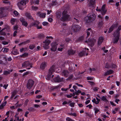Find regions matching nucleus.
Masks as SVG:
<instances>
[{"label": "nucleus", "instance_id": "obj_1", "mask_svg": "<svg viewBox=\"0 0 121 121\" xmlns=\"http://www.w3.org/2000/svg\"><path fill=\"white\" fill-rule=\"evenodd\" d=\"M56 15L57 18H60V20L63 22L69 21L71 19V17L68 13L66 8L63 9L61 13L59 12H56Z\"/></svg>", "mask_w": 121, "mask_h": 121}, {"label": "nucleus", "instance_id": "obj_2", "mask_svg": "<svg viewBox=\"0 0 121 121\" xmlns=\"http://www.w3.org/2000/svg\"><path fill=\"white\" fill-rule=\"evenodd\" d=\"M95 19V14L90 13L88 14L85 17L84 21L87 23H90Z\"/></svg>", "mask_w": 121, "mask_h": 121}, {"label": "nucleus", "instance_id": "obj_3", "mask_svg": "<svg viewBox=\"0 0 121 121\" xmlns=\"http://www.w3.org/2000/svg\"><path fill=\"white\" fill-rule=\"evenodd\" d=\"M120 34L114 32L113 34V37L112 39V42L114 44L117 43L118 42L120 36Z\"/></svg>", "mask_w": 121, "mask_h": 121}, {"label": "nucleus", "instance_id": "obj_4", "mask_svg": "<svg viewBox=\"0 0 121 121\" xmlns=\"http://www.w3.org/2000/svg\"><path fill=\"white\" fill-rule=\"evenodd\" d=\"M54 71V66H52L49 70V73L47 75V77L46 78V79L49 80L50 79L51 77V75L52 74L53 72Z\"/></svg>", "mask_w": 121, "mask_h": 121}, {"label": "nucleus", "instance_id": "obj_5", "mask_svg": "<svg viewBox=\"0 0 121 121\" xmlns=\"http://www.w3.org/2000/svg\"><path fill=\"white\" fill-rule=\"evenodd\" d=\"M34 82L31 79H29L27 84V87L28 89H30L34 84Z\"/></svg>", "mask_w": 121, "mask_h": 121}, {"label": "nucleus", "instance_id": "obj_6", "mask_svg": "<svg viewBox=\"0 0 121 121\" xmlns=\"http://www.w3.org/2000/svg\"><path fill=\"white\" fill-rule=\"evenodd\" d=\"M51 41L50 40L47 39L45 41L43 42L44 43L43 47H44L45 49H46L49 48V47L48 46V45L50 43Z\"/></svg>", "mask_w": 121, "mask_h": 121}, {"label": "nucleus", "instance_id": "obj_7", "mask_svg": "<svg viewBox=\"0 0 121 121\" xmlns=\"http://www.w3.org/2000/svg\"><path fill=\"white\" fill-rule=\"evenodd\" d=\"M81 27L78 25H73L71 27V30L73 32L78 31L79 30Z\"/></svg>", "mask_w": 121, "mask_h": 121}, {"label": "nucleus", "instance_id": "obj_8", "mask_svg": "<svg viewBox=\"0 0 121 121\" xmlns=\"http://www.w3.org/2000/svg\"><path fill=\"white\" fill-rule=\"evenodd\" d=\"M22 67H23L29 66L31 68L32 67V64L29 61L24 62L22 64Z\"/></svg>", "mask_w": 121, "mask_h": 121}, {"label": "nucleus", "instance_id": "obj_9", "mask_svg": "<svg viewBox=\"0 0 121 121\" xmlns=\"http://www.w3.org/2000/svg\"><path fill=\"white\" fill-rule=\"evenodd\" d=\"M28 2V0H22L20 2L17 4L18 7H22V6L25 5L26 3Z\"/></svg>", "mask_w": 121, "mask_h": 121}, {"label": "nucleus", "instance_id": "obj_10", "mask_svg": "<svg viewBox=\"0 0 121 121\" xmlns=\"http://www.w3.org/2000/svg\"><path fill=\"white\" fill-rule=\"evenodd\" d=\"M63 78H60L59 76H58L54 78L53 80L54 82H60L63 81Z\"/></svg>", "mask_w": 121, "mask_h": 121}, {"label": "nucleus", "instance_id": "obj_11", "mask_svg": "<svg viewBox=\"0 0 121 121\" xmlns=\"http://www.w3.org/2000/svg\"><path fill=\"white\" fill-rule=\"evenodd\" d=\"M96 10L99 12H100L103 15H104L107 11V9L105 8H101V9L96 8Z\"/></svg>", "mask_w": 121, "mask_h": 121}, {"label": "nucleus", "instance_id": "obj_12", "mask_svg": "<svg viewBox=\"0 0 121 121\" xmlns=\"http://www.w3.org/2000/svg\"><path fill=\"white\" fill-rule=\"evenodd\" d=\"M96 41L95 39H89L88 40V44L91 47H93L94 45L95 42Z\"/></svg>", "mask_w": 121, "mask_h": 121}, {"label": "nucleus", "instance_id": "obj_13", "mask_svg": "<svg viewBox=\"0 0 121 121\" xmlns=\"http://www.w3.org/2000/svg\"><path fill=\"white\" fill-rule=\"evenodd\" d=\"M20 21L22 22V25L25 27H27L28 26L27 22L25 20V19L23 17H21L20 19Z\"/></svg>", "mask_w": 121, "mask_h": 121}, {"label": "nucleus", "instance_id": "obj_14", "mask_svg": "<svg viewBox=\"0 0 121 121\" xmlns=\"http://www.w3.org/2000/svg\"><path fill=\"white\" fill-rule=\"evenodd\" d=\"M69 72L68 71L66 70H64L62 73V76H64L65 77H67L68 76Z\"/></svg>", "mask_w": 121, "mask_h": 121}, {"label": "nucleus", "instance_id": "obj_15", "mask_svg": "<svg viewBox=\"0 0 121 121\" xmlns=\"http://www.w3.org/2000/svg\"><path fill=\"white\" fill-rule=\"evenodd\" d=\"M57 48V46L55 44L53 43L52 44V47L50 49L51 51L54 52L56 51Z\"/></svg>", "mask_w": 121, "mask_h": 121}, {"label": "nucleus", "instance_id": "obj_16", "mask_svg": "<svg viewBox=\"0 0 121 121\" xmlns=\"http://www.w3.org/2000/svg\"><path fill=\"white\" fill-rule=\"evenodd\" d=\"M25 15L26 17L28 19L34 21V19L30 13H25Z\"/></svg>", "mask_w": 121, "mask_h": 121}, {"label": "nucleus", "instance_id": "obj_17", "mask_svg": "<svg viewBox=\"0 0 121 121\" xmlns=\"http://www.w3.org/2000/svg\"><path fill=\"white\" fill-rule=\"evenodd\" d=\"M95 0H90L89 4V7H95Z\"/></svg>", "mask_w": 121, "mask_h": 121}, {"label": "nucleus", "instance_id": "obj_18", "mask_svg": "<svg viewBox=\"0 0 121 121\" xmlns=\"http://www.w3.org/2000/svg\"><path fill=\"white\" fill-rule=\"evenodd\" d=\"M86 54V50L82 51L78 54V55L79 57H82L84 56Z\"/></svg>", "mask_w": 121, "mask_h": 121}, {"label": "nucleus", "instance_id": "obj_19", "mask_svg": "<svg viewBox=\"0 0 121 121\" xmlns=\"http://www.w3.org/2000/svg\"><path fill=\"white\" fill-rule=\"evenodd\" d=\"M113 72V71L111 70L108 71L104 73V75L106 76L112 74Z\"/></svg>", "mask_w": 121, "mask_h": 121}, {"label": "nucleus", "instance_id": "obj_20", "mask_svg": "<svg viewBox=\"0 0 121 121\" xmlns=\"http://www.w3.org/2000/svg\"><path fill=\"white\" fill-rule=\"evenodd\" d=\"M17 22V20L16 19L13 18H11L10 20V22L11 24L14 25L15 23Z\"/></svg>", "mask_w": 121, "mask_h": 121}, {"label": "nucleus", "instance_id": "obj_21", "mask_svg": "<svg viewBox=\"0 0 121 121\" xmlns=\"http://www.w3.org/2000/svg\"><path fill=\"white\" fill-rule=\"evenodd\" d=\"M104 38L102 37H100L98 41V44L99 45L100 44L103 42Z\"/></svg>", "mask_w": 121, "mask_h": 121}, {"label": "nucleus", "instance_id": "obj_22", "mask_svg": "<svg viewBox=\"0 0 121 121\" xmlns=\"http://www.w3.org/2000/svg\"><path fill=\"white\" fill-rule=\"evenodd\" d=\"M30 40H28L25 41H24L19 44V45H25L29 43L30 42Z\"/></svg>", "mask_w": 121, "mask_h": 121}, {"label": "nucleus", "instance_id": "obj_23", "mask_svg": "<svg viewBox=\"0 0 121 121\" xmlns=\"http://www.w3.org/2000/svg\"><path fill=\"white\" fill-rule=\"evenodd\" d=\"M76 52L75 50H73L70 49L68 50V54L69 55H73Z\"/></svg>", "mask_w": 121, "mask_h": 121}, {"label": "nucleus", "instance_id": "obj_24", "mask_svg": "<svg viewBox=\"0 0 121 121\" xmlns=\"http://www.w3.org/2000/svg\"><path fill=\"white\" fill-rule=\"evenodd\" d=\"M39 23V22L37 21H34V23H31V25L32 26H34L35 25L36 26H38Z\"/></svg>", "mask_w": 121, "mask_h": 121}, {"label": "nucleus", "instance_id": "obj_25", "mask_svg": "<svg viewBox=\"0 0 121 121\" xmlns=\"http://www.w3.org/2000/svg\"><path fill=\"white\" fill-rule=\"evenodd\" d=\"M14 55H16L19 54L18 51L16 49H13L11 52Z\"/></svg>", "mask_w": 121, "mask_h": 121}, {"label": "nucleus", "instance_id": "obj_26", "mask_svg": "<svg viewBox=\"0 0 121 121\" xmlns=\"http://www.w3.org/2000/svg\"><path fill=\"white\" fill-rule=\"evenodd\" d=\"M17 91L16 90H14L11 93L12 95L11 98V99H12L13 97L14 96L17 94Z\"/></svg>", "mask_w": 121, "mask_h": 121}, {"label": "nucleus", "instance_id": "obj_27", "mask_svg": "<svg viewBox=\"0 0 121 121\" xmlns=\"http://www.w3.org/2000/svg\"><path fill=\"white\" fill-rule=\"evenodd\" d=\"M46 65V63L45 62H43L41 64L40 68L42 69H44Z\"/></svg>", "mask_w": 121, "mask_h": 121}, {"label": "nucleus", "instance_id": "obj_28", "mask_svg": "<svg viewBox=\"0 0 121 121\" xmlns=\"http://www.w3.org/2000/svg\"><path fill=\"white\" fill-rule=\"evenodd\" d=\"M121 30V26L120 25L118 27L117 29L114 32L120 34V30Z\"/></svg>", "mask_w": 121, "mask_h": 121}, {"label": "nucleus", "instance_id": "obj_29", "mask_svg": "<svg viewBox=\"0 0 121 121\" xmlns=\"http://www.w3.org/2000/svg\"><path fill=\"white\" fill-rule=\"evenodd\" d=\"M103 21L104 20H99V22L98 23V25L99 27H101L104 24Z\"/></svg>", "mask_w": 121, "mask_h": 121}, {"label": "nucleus", "instance_id": "obj_30", "mask_svg": "<svg viewBox=\"0 0 121 121\" xmlns=\"http://www.w3.org/2000/svg\"><path fill=\"white\" fill-rule=\"evenodd\" d=\"M45 37V35L42 34L39 35L38 36V37L39 39H42L44 38Z\"/></svg>", "mask_w": 121, "mask_h": 121}, {"label": "nucleus", "instance_id": "obj_31", "mask_svg": "<svg viewBox=\"0 0 121 121\" xmlns=\"http://www.w3.org/2000/svg\"><path fill=\"white\" fill-rule=\"evenodd\" d=\"M7 103L6 101L5 102L3 103L0 106V108L2 109L3 108V107Z\"/></svg>", "mask_w": 121, "mask_h": 121}, {"label": "nucleus", "instance_id": "obj_32", "mask_svg": "<svg viewBox=\"0 0 121 121\" xmlns=\"http://www.w3.org/2000/svg\"><path fill=\"white\" fill-rule=\"evenodd\" d=\"M28 56V53H27L25 52L22 55L20 56V57H25Z\"/></svg>", "mask_w": 121, "mask_h": 121}, {"label": "nucleus", "instance_id": "obj_33", "mask_svg": "<svg viewBox=\"0 0 121 121\" xmlns=\"http://www.w3.org/2000/svg\"><path fill=\"white\" fill-rule=\"evenodd\" d=\"M28 110L30 112H33L35 111V109L33 107L29 108L28 109Z\"/></svg>", "mask_w": 121, "mask_h": 121}, {"label": "nucleus", "instance_id": "obj_34", "mask_svg": "<svg viewBox=\"0 0 121 121\" xmlns=\"http://www.w3.org/2000/svg\"><path fill=\"white\" fill-rule=\"evenodd\" d=\"M63 48L64 46L62 45H61L60 47L58 48L57 50L59 51H62Z\"/></svg>", "mask_w": 121, "mask_h": 121}, {"label": "nucleus", "instance_id": "obj_35", "mask_svg": "<svg viewBox=\"0 0 121 121\" xmlns=\"http://www.w3.org/2000/svg\"><path fill=\"white\" fill-rule=\"evenodd\" d=\"M1 60H4L5 62H7V59L6 57L4 56H1L0 57Z\"/></svg>", "mask_w": 121, "mask_h": 121}, {"label": "nucleus", "instance_id": "obj_36", "mask_svg": "<svg viewBox=\"0 0 121 121\" xmlns=\"http://www.w3.org/2000/svg\"><path fill=\"white\" fill-rule=\"evenodd\" d=\"M39 2V0H35L33 2V3L34 4H38Z\"/></svg>", "mask_w": 121, "mask_h": 121}, {"label": "nucleus", "instance_id": "obj_37", "mask_svg": "<svg viewBox=\"0 0 121 121\" xmlns=\"http://www.w3.org/2000/svg\"><path fill=\"white\" fill-rule=\"evenodd\" d=\"M117 23H115L113 24L111 26L114 29L117 28Z\"/></svg>", "mask_w": 121, "mask_h": 121}, {"label": "nucleus", "instance_id": "obj_38", "mask_svg": "<svg viewBox=\"0 0 121 121\" xmlns=\"http://www.w3.org/2000/svg\"><path fill=\"white\" fill-rule=\"evenodd\" d=\"M101 99L103 101H108L106 98V96H103L101 98Z\"/></svg>", "mask_w": 121, "mask_h": 121}, {"label": "nucleus", "instance_id": "obj_39", "mask_svg": "<svg viewBox=\"0 0 121 121\" xmlns=\"http://www.w3.org/2000/svg\"><path fill=\"white\" fill-rule=\"evenodd\" d=\"M46 15V14L45 13H42L40 14L39 16L41 17L44 18L45 17Z\"/></svg>", "mask_w": 121, "mask_h": 121}, {"label": "nucleus", "instance_id": "obj_40", "mask_svg": "<svg viewBox=\"0 0 121 121\" xmlns=\"http://www.w3.org/2000/svg\"><path fill=\"white\" fill-rule=\"evenodd\" d=\"M2 50H3V52L5 53L7 52L9 50V49L8 48H3Z\"/></svg>", "mask_w": 121, "mask_h": 121}, {"label": "nucleus", "instance_id": "obj_41", "mask_svg": "<svg viewBox=\"0 0 121 121\" xmlns=\"http://www.w3.org/2000/svg\"><path fill=\"white\" fill-rule=\"evenodd\" d=\"M7 64V62H4L2 60H0V64L3 65H6Z\"/></svg>", "mask_w": 121, "mask_h": 121}, {"label": "nucleus", "instance_id": "obj_42", "mask_svg": "<svg viewBox=\"0 0 121 121\" xmlns=\"http://www.w3.org/2000/svg\"><path fill=\"white\" fill-rule=\"evenodd\" d=\"M88 70L89 72L90 73H91L93 71H95V69L94 68H93L92 69L90 68L89 69H88Z\"/></svg>", "mask_w": 121, "mask_h": 121}, {"label": "nucleus", "instance_id": "obj_43", "mask_svg": "<svg viewBox=\"0 0 121 121\" xmlns=\"http://www.w3.org/2000/svg\"><path fill=\"white\" fill-rule=\"evenodd\" d=\"M0 35L5 36L6 35V33L4 31H0Z\"/></svg>", "mask_w": 121, "mask_h": 121}, {"label": "nucleus", "instance_id": "obj_44", "mask_svg": "<svg viewBox=\"0 0 121 121\" xmlns=\"http://www.w3.org/2000/svg\"><path fill=\"white\" fill-rule=\"evenodd\" d=\"M98 17L99 18V20H104V18L102 16L100 15H98Z\"/></svg>", "mask_w": 121, "mask_h": 121}, {"label": "nucleus", "instance_id": "obj_45", "mask_svg": "<svg viewBox=\"0 0 121 121\" xmlns=\"http://www.w3.org/2000/svg\"><path fill=\"white\" fill-rule=\"evenodd\" d=\"M94 110L95 111V114H97L99 111V110L96 108H95Z\"/></svg>", "mask_w": 121, "mask_h": 121}, {"label": "nucleus", "instance_id": "obj_46", "mask_svg": "<svg viewBox=\"0 0 121 121\" xmlns=\"http://www.w3.org/2000/svg\"><path fill=\"white\" fill-rule=\"evenodd\" d=\"M73 77V75L71 74L70 75L69 77L66 79L67 80H70Z\"/></svg>", "mask_w": 121, "mask_h": 121}, {"label": "nucleus", "instance_id": "obj_47", "mask_svg": "<svg viewBox=\"0 0 121 121\" xmlns=\"http://www.w3.org/2000/svg\"><path fill=\"white\" fill-rule=\"evenodd\" d=\"M29 48L30 49L32 50L35 47V45H31L29 46Z\"/></svg>", "mask_w": 121, "mask_h": 121}, {"label": "nucleus", "instance_id": "obj_48", "mask_svg": "<svg viewBox=\"0 0 121 121\" xmlns=\"http://www.w3.org/2000/svg\"><path fill=\"white\" fill-rule=\"evenodd\" d=\"M9 72L8 71H5L4 72V74L5 75H7L9 74Z\"/></svg>", "mask_w": 121, "mask_h": 121}, {"label": "nucleus", "instance_id": "obj_49", "mask_svg": "<svg viewBox=\"0 0 121 121\" xmlns=\"http://www.w3.org/2000/svg\"><path fill=\"white\" fill-rule=\"evenodd\" d=\"M114 29L111 26L109 29L108 32L109 33H111L113 30Z\"/></svg>", "mask_w": 121, "mask_h": 121}, {"label": "nucleus", "instance_id": "obj_50", "mask_svg": "<svg viewBox=\"0 0 121 121\" xmlns=\"http://www.w3.org/2000/svg\"><path fill=\"white\" fill-rule=\"evenodd\" d=\"M75 92L76 95H78L79 94L81 93V91L79 90H78L77 91L76 90V91H75Z\"/></svg>", "mask_w": 121, "mask_h": 121}, {"label": "nucleus", "instance_id": "obj_51", "mask_svg": "<svg viewBox=\"0 0 121 121\" xmlns=\"http://www.w3.org/2000/svg\"><path fill=\"white\" fill-rule=\"evenodd\" d=\"M2 43L4 45H5L8 44V42L7 41H2Z\"/></svg>", "mask_w": 121, "mask_h": 121}, {"label": "nucleus", "instance_id": "obj_52", "mask_svg": "<svg viewBox=\"0 0 121 121\" xmlns=\"http://www.w3.org/2000/svg\"><path fill=\"white\" fill-rule=\"evenodd\" d=\"M5 29L8 30L9 29L10 26L7 25H5Z\"/></svg>", "mask_w": 121, "mask_h": 121}, {"label": "nucleus", "instance_id": "obj_53", "mask_svg": "<svg viewBox=\"0 0 121 121\" xmlns=\"http://www.w3.org/2000/svg\"><path fill=\"white\" fill-rule=\"evenodd\" d=\"M56 1H52V5H56Z\"/></svg>", "mask_w": 121, "mask_h": 121}, {"label": "nucleus", "instance_id": "obj_54", "mask_svg": "<svg viewBox=\"0 0 121 121\" xmlns=\"http://www.w3.org/2000/svg\"><path fill=\"white\" fill-rule=\"evenodd\" d=\"M75 104V103H71L69 104V105L71 107H74Z\"/></svg>", "mask_w": 121, "mask_h": 121}, {"label": "nucleus", "instance_id": "obj_55", "mask_svg": "<svg viewBox=\"0 0 121 121\" xmlns=\"http://www.w3.org/2000/svg\"><path fill=\"white\" fill-rule=\"evenodd\" d=\"M87 79L88 80H91L93 79V78L91 77H87Z\"/></svg>", "mask_w": 121, "mask_h": 121}, {"label": "nucleus", "instance_id": "obj_56", "mask_svg": "<svg viewBox=\"0 0 121 121\" xmlns=\"http://www.w3.org/2000/svg\"><path fill=\"white\" fill-rule=\"evenodd\" d=\"M48 24V22H43L42 23L43 25L44 26L47 25Z\"/></svg>", "mask_w": 121, "mask_h": 121}, {"label": "nucleus", "instance_id": "obj_57", "mask_svg": "<svg viewBox=\"0 0 121 121\" xmlns=\"http://www.w3.org/2000/svg\"><path fill=\"white\" fill-rule=\"evenodd\" d=\"M48 21L50 22H51L53 21V19L52 18H49L48 19Z\"/></svg>", "mask_w": 121, "mask_h": 121}, {"label": "nucleus", "instance_id": "obj_58", "mask_svg": "<svg viewBox=\"0 0 121 121\" xmlns=\"http://www.w3.org/2000/svg\"><path fill=\"white\" fill-rule=\"evenodd\" d=\"M71 41V40L69 38H66L65 39V41L66 42H70Z\"/></svg>", "mask_w": 121, "mask_h": 121}, {"label": "nucleus", "instance_id": "obj_59", "mask_svg": "<svg viewBox=\"0 0 121 121\" xmlns=\"http://www.w3.org/2000/svg\"><path fill=\"white\" fill-rule=\"evenodd\" d=\"M13 13L16 16L18 15V13L16 11H14Z\"/></svg>", "mask_w": 121, "mask_h": 121}, {"label": "nucleus", "instance_id": "obj_60", "mask_svg": "<svg viewBox=\"0 0 121 121\" xmlns=\"http://www.w3.org/2000/svg\"><path fill=\"white\" fill-rule=\"evenodd\" d=\"M17 33V32L16 31H14L13 33V36L14 37H15L16 36Z\"/></svg>", "mask_w": 121, "mask_h": 121}, {"label": "nucleus", "instance_id": "obj_61", "mask_svg": "<svg viewBox=\"0 0 121 121\" xmlns=\"http://www.w3.org/2000/svg\"><path fill=\"white\" fill-rule=\"evenodd\" d=\"M4 8H0V14L2 13Z\"/></svg>", "mask_w": 121, "mask_h": 121}, {"label": "nucleus", "instance_id": "obj_62", "mask_svg": "<svg viewBox=\"0 0 121 121\" xmlns=\"http://www.w3.org/2000/svg\"><path fill=\"white\" fill-rule=\"evenodd\" d=\"M120 101V100L119 99H115V102H116L117 104H118V102Z\"/></svg>", "mask_w": 121, "mask_h": 121}, {"label": "nucleus", "instance_id": "obj_63", "mask_svg": "<svg viewBox=\"0 0 121 121\" xmlns=\"http://www.w3.org/2000/svg\"><path fill=\"white\" fill-rule=\"evenodd\" d=\"M84 39V37L83 36H81V37L79 38V39L80 41H82Z\"/></svg>", "mask_w": 121, "mask_h": 121}, {"label": "nucleus", "instance_id": "obj_64", "mask_svg": "<svg viewBox=\"0 0 121 121\" xmlns=\"http://www.w3.org/2000/svg\"><path fill=\"white\" fill-rule=\"evenodd\" d=\"M66 120L67 121H71V119L69 117H67L66 119Z\"/></svg>", "mask_w": 121, "mask_h": 121}]
</instances>
